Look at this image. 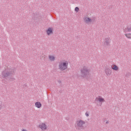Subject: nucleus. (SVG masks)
Returning <instances> with one entry per match:
<instances>
[{
    "label": "nucleus",
    "instance_id": "nucleus-1",
    "mask_svg": "<svg viewBox=\"0 0 131 131\" xmlns=\"http://www.w3.org/2000/svg\"><path fill=\"white\" fill-rule=\"evenodd\" d=\"M84 124H85V121L79 119L76 122L75 127L78 130H83L85 128Z\"/></svg>",
    "mask_w": 131,
    "mask_h": 131
},
{
    "label": "nucleus",
    "instance_id": "nucleus-2",
    "mask_svg": "<svg viewBox=\"0 0 131 131\" xmlns=\"http://www.w3.org/2000/svg\"><path fill=\"white\" fill-rule=\"evenodd\" d=\"M59 70L61 71H64L68 68V61L67 60H61L59 62L58 64Z\"/></svg>",
    "mask_w": 131,
    "mask_h": 131
},
{
    "label": "nucleus",
    "instance_id": "nucleus-3",
    "mask_svg": "<svg viewBox=\"0 0 131 131\" xmlns=\"http://www.w3.org/2000/svg\"><path fill=\"white\" fill-rule=\"evenodd\" d=\"M81 74L83 78H88L90 75V69L86 67H83L81 70Z\"/></svg>",
    "mask_w": 131,
    "mask_h": 131
},
{
    "label": "nucleus",
    "instance_id": "nucleus-4",
    "mask_svg": "<svg viewBox=\"0 0 131 131\" xmlns=\"http://www.w3.org/2000/svg\"><path fill=\"white\" fill-rule=\"evenodd\" d=\"M123 32L126 33L125 34V36H126L127 38L131 39V33H127V32H131V24L124 28Z\"/></svg>",
    "mask_w": 131,
    "mask_h": 131
},
{
    "label": "nucleus",
    "instance_id": "nucleus-5",
    "mask_svg": "<svg viewBox=\"0 0 131 131\" xmlns=\"http://www.w3.org/2000/svg\"><path fill=\"white\" fill-rule=\"evenodd\" d=\"M83 20L84 23H85V24H87V25H91L92 24V22H93L92 18H91V17H90V16L88 15H85L83 17Z\"/></svg>",
    "mask_w": 131,
    "mask_h": 131
},
{
    "label": "nucleus",
    "instance_id": "nucleus-6",
    "mask_svg": "<svg viewBox=\"0 0 131 131\" xmlns=\"http://www.w3.org/2000/svg\"><path fill=\"white\" fill-rule=\"evenodd\" d=\"M38 127L42 131L47 130V129H48V125H47L46 123H40L38 125Z\"/></svg>",
    "mask_w": 131,
    "mask_h": 131
},
{
    "label": "nucleus",
    "instance_id": "nucleus-7",
    "mask_svg": "<svg viewBox=\"0 0 131 131\" xmlns=\"http://www.w3.org/2000/svg\"><path fill=\"white\" fill-rule=\"evenodd\" d=\"M96 101L97 102H99L101 105L105 102V98H103V97L101 96H99L96 98Z\"/></svg>",
    "mask_w": 131,
    "mask_h": 131
},
{
    "label": "nucleus",
    "instance_id": "nucleus-8",
    "mask_svg": "<svg viewBox=\"0 0 131 131\" xmlns=\"http://www.w3.org/2000/svg\"><path fill=\"white\" fill-rule=\"evenodd\" d=\"M54 31V28L49 27L46 30V33L47 35H52Z\"/></svg>",
    "mask_w": 131,
    "mask_h": 131
},
{
    "label": "nucleus",
    "instance_id": "nucleus-9",
    "mask_svg": "<svg viewBox=\"0 0 131 131\" xmlns=\"http://www.w3.org/2000/svg\"><path fill=\"white\" fill-rule=\"evenodd\" d=\"M105 73L107 76H109V75H111L112 74V71L109 68H106L105 70Z\"/></svg>",
    "mask_w": 131,
    "mask_h": 131
},
{
    "label": "nucleus",
    "instance_id": "nucleus-10",
    "mask_svg": "<svg viewBox=\"0 0 131 131\" xmlns=\"http://www.w3.org/2000/svg\"><path fill=\"white\" fill-rule=\"evenodd\" d=\"M104 47H108V46H110V38H105L104 39Z\"/></svg>",
    "mask_w": 131,
    "mask_h": 131
},
{
    "label": "nucleus",
    "instance_id": "nucleus-11",
    "mask_svg": "<svg viewBox=\"0 0 131 131\" xmlns=\"http://www.w3.org/2000/svg\"><path fill=\"white\" fill-rule=\"evenodd\" d=\"M48 58L51 62H54L56 60V57L54 55H49Z\"/></svg>",
    "mask_w": 131,
    "mask_h": 131
},
{
    "label": "nucleus",
    "instance_id": "nucleus-12",
    "mask_svg": "<svg viewBox=\"0 0 131 131\" xmlns=\"http://www.w3.org/2000/svg\"><path fill=\"white\" fill-rule=\"evenodd\" d=\"M112 69L115 71H119V67H118V66H116V64H112Z\"/></svg>",
    "mask_w": 131,
    "mask_h": 131
},
{
    "label": "nucleus",
    "instance_id": "nucleus-13",
    "mask_svg": "<svg viewBox=\"0 0 131 131\" xmlns=\"http://www.w3.org/2000/svg\"><path fill=\"white\" fill-rule=\"evenodd\" d=\"M2 75L3 77H7V76H9V75H10V73L8 72L7 70H5L3 72Z\"/></svg>",
    "mask_w": 131,
    "mask_h": 131
},
{
    "label": "nucleus",
    "instance_id": "nucleus-14",
    "mask_svg": "<svg viewBox=\"0 0 131 131\" xmlns=\"http://www.w3.org/2000/svg\"><path fill=\"white\" fill-rule=\"evenodd\" d=\"M35 107L37 108H41V103L39 102H36L35 104Z\"/></svg>",
    "mask_w": 131,
    "mask_h": 131
},
{
    "label": "nucleus",
    "instance_id": "nucleus-15",
    "mask_svg": "<svg viewBox=\"0 0 131 131\" xmlns=\"http://www.w3.org/2000/svg\"><path fill=\"white\" fill-rule=\"evenodd\" d=\"M85 115L86 116V117H89V116H90V112H86V113H85Z\"/></svg>",
    "mask_w": 131,
    "mask_h": 131
},
{
    "label": "nucleus",
    "instance_id": "nucleus-16",
    "mask_svg": "<svg viewBox=\"0 0 131 131\" xmlns=\"http://www.w3.org/2000/svg\"><path fill=\"white\" fill-rule=\"evenodd\" d=\"M75 12H78V11H79V8H78V7H76L75 9Z\"/></svg>",
    "mask_w": 131,
    "mask_h": 131
},
{
    "label": "nucleus",
    "instance_id": "nucleus-17",
    "mask_svg": "<svg viewBox=\"0 0 131 131\" xmlns=\"http://www.w3.org/2000/svg\"><path fill=\"white\" fill-rule=\"evenodd\" d=\"M108 123H109V121H107L105 122V124H108Z\"/></svg>",
    "mask_w": 131,
    "mask_h": 131
}]
</instances>
